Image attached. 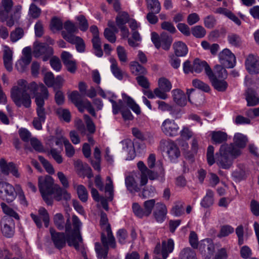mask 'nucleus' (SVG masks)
I'll return each instance as SVG.
<instances>
[{
  "mask_svg": "<svg viewBox=\"0 0 259 259\" xmlns=\"http://www.w3.org/2000/svg\"><path fill=\"white\" fill-rule=\"evenodd\" d=\"M229 43L234 47H238L241 45L242 40L239 35L232 33L228 36Z\"/></svg>",
  "mask_w": 259,
  "mask_h": 259,
  "instance_id": "46",
  "label": "nucleus"
},
{
  "mask_svg": "<svg viewBox=\"0 0 259 259\" xmlns=\"http://www.w3.org/2000/svg\"><path fill=\"white\" fill-rule=\"evenodd\" d=\"M50 65L55 71L59 72L61 70L62 65L60 59L57 57H53L50 60Z\"/></svg>",
  "mask_w": 259,
  "mask_h": 259,
  "instance_id": "64",
  "label": "nucleus"
},
{
  "mask_svg": "<svg viewBox=\"0 0 259 259\" xmlns=\"http://www.w3.org/2000/svg\"><path fill=\"white\" fill-rule=\"evenodd\" d=\"M247 142V137L241 133H236L234 137V143L222 145L216 155V163L223 168L228 169L233 164L234 159L241 154L240 148L245 147Z\"/></svg>",
  "mask_w": 259,
  "mask_h": 259,
  "instance_id": "2",
  "label": "nucleus"
},
{
  "mask_svg": "<svg viewBox=\"0 0 259 259\" xmlns=\"http://www.w3.org/2000/svg\"><path fill=\"white\" fill-rule=\"evenodd\" d=\"M101 241L103 247H102L99 243H96L95 244V250L99 259L105 258L107 256L109 246L112 248L115 247V238H113V243H110L109 239L106 237L104 233H102L101 234Z\"/></svg>",
  "mask_w": 259,
  "mask_h": 259,
  "instance_id": "8",
  "label": "nucleus"
},
{
  "mask_svg": "<svg viewBox=\"0 0 259 259\" xmlns=\"http://www.w3.org/2000/svg\"><path fill=\"white\" fill-rule=\"evenodd\" d=\"M122 145L123 149L128 152V156L126 157V160H132L135 157V152L134 148V144L132 141L129 139H125L121 142Z\"/></svg>",
  "mask_w": 259,
  "mask_h": 259,
  "instance_id": "25",
  "label": "nucleus"
},
{
  "mask_svg": "<svg viewBox=\"0 0 259 259\" xmlns=\"http://www.w3.org/2000/svg\"><path fill=\"white\" fill-rule=\"evenodd\" d=\"M234 231V229L231 226L229 225H224L221 227L218 236L219 237H226L232 234Z\"/></svg>",
  "mask_w": 259,
  "mask_h": 259,
  "instance_id": "50",
  "label": "nucleus"
},
{
  "mask_svg": "<svg viewBox=\"0 0 259 259\" xmlns=\"http://www.w3.org/2000/svg\"><path fill=\"white\" fill-rule=\"evenodd\" d=\"M130 69L132 73L136 75L145 74L147 73L146 69L137 61L131 63Z\"/></svg>",
  "mask_w": 259,
  "mask_h": 259,
  "instance_id": "30",
  "label": "nucleus"
},
{
  "mask_svg": "<svg viewBox=\"0 0 259 259\" xmlns=\"http://www.w3.org/2000/svg\"><path fill=\"white\" fill-rule=\"evenodd\" d=\"M161 130L167 136L175 137L178 134L179 126L174 120L167 118L162 122Z\"/></svg>",
  "mask_w": 259,
  "mask_h": 259,
  "instance_id": "9",
  "label": "nucleus"
},
{
  "mask_svg": "<svg viewBox=\"0 0 259 259\" xmlns=\"http://www.w3.org/2000/svg\"><path fill=\"white\" fill-rule=\"evenodd\" d=\"M132 133L134 137L141 141H147L149 143L153 141V137L149 133H142L137 128H133Z\"/></svg>",
  "mask_w": 259,
  "mask_h": 259,
  "instance_id": "28",
  "label": "nucleus"
},
{
  "mask_svg": "<svg viewBox=\"0 0 259 259\" xmlns=\"http://www.w3.org/2000/svg\"><path fill=\"white\" fill-rule=\"evenodd\" d=\"M170 213L175 217H180L184 213L183 204L181 202L174 203L170 210Z\"/></svg>",
  "mask_w": 259,
  "mask_h": 259,
  "instance_id": "40",
  "label": "nucleus"
},
{
  "mask_svg": "<svg viewBox=\"0 0 259 259\" xmlns=\"http://www.w3.org/2000/svg\"><path fill=\"white\" fill-rule=\"evenodd\" d=\"M69 98L78 109H82L81 106L84 101L81 100L80 95L77 91L72 92L69 95Z\"/></svg>",
  "mask_w": 259,
  "mask_h": 259,
  "instance_id": "41",
  "label": "nucleus"
},
{
  "mask_svg": "<svg viewBox=\"0 0 259 259\" xmlns=\"http://www.w3.org/2000/svg\"><path fill=\"white\" fill-rule=\"evenodd\" d=\"M191 31L192 34L197 38H202L206 34L205 29L200 25H197L192 27Z\"/></svg>",
  "mask_w": 259,
  "mask_h": 259,
  "instance_id": "48",
  "label": "nucleus"
},
{
  "mask_svg": "<svg viewBox=\"0 0 259 259\" xmlns=\"http://www.w3.org/2000/svg\"><path fill=\"white\" fill-rule=\"evenodd\" d=\"M151 38L156 48L161 47L165 50L169 49L172 41L171 36L165 32L161 33L159 36L156 32H153L151 34Z\"/></svg>",
  "mask_w": 259,
  "mask_h": 259,
  "instance_id": "6",
  "label": "nucleus"
},
{
  "mask_svg": "<svg viewBox=\"0 0 259 259\" xmlns=\"http://www.w3.org/2000/svg\"><path fill=\"white\" fill-rule=\"evenodd\" d=\"M62 23L60 19L54 18L51 20L50 28L53 31L61 30L62 28Z\"/></svg>",
  "mask_w": 259,
  "mask_h": 259,
  "instance_id": "62",
  "label": "nucleus"
},
{
  "mask_svg": "<svg viewBox=\"0 0 259 259\" xmlns=\"http://www.w3.org/2000/svg\"><path fill=\"white\" fill-rule=\"evenodd\" d=\"M76 189L80 200L83 202H85L88 198V193L85 187L82 185H77Z\"/></svg>",
  "mask_w": 259,
  "mask_h": 259,
  "instance_id": "42",
  "label": "nucleus"
},
{
  "mask_svg": "<svg viewBox=\"0 0 259 259\" xmlns=\"http://www.w3.org/2000/svg\"><path fill=\"white\" fill-rule=\"evenodd\" d=\"M37 117L34 118L32 122L34 127L37 130L42 129V124L45 123L46 119V113H37Z\"/></svg>",
  "mask_w": 259,
  "mask_h": 259,
  "instance_id": "36",
  "label": "nucleus"
},
{
  "mask_svg": "<svg viewBox=\"0 0 259 259\" xmlns=\"http://www.w3.org/2000/svg\"><path fill=\"white\" fill-rule=\"evenodd\" d=\"M192 83L194 87L204 92H208L210 90V88L208 85L199 79L193 80Z\"/></svg>",
  "mask_w": 259,
  "mask_h": 259,
  "instance_id": "58",
  "label": "nucleus"
},
{
  "mask_svg": "<svg viewBox=\"0 0 259 259\" xmlns=\"http://www.w3.org/2000/svg\"><path fill=\"white\" fill-rule=\"evenodd\" d=\"M211 140L215 144H221L227 140V134L222 131H212L211 133Z\"/></svg>",
  "mask_w": 259,
  "mask_h": 259,
  "instance_id": "27",
  "label": "nucleus"
},
{
  "mask_svg": "<svg viewBox=\"0 0 259 259\" xmlns=\"http://www.w3.org/2000/svg\"><path fill=\"white\" fill-rule=\"evenodd\" d=\"M180 259H197L196 252L189 247L183 249L180 253Z\"/></svg>",
  "mask_w": 259,
  "mask_h": 259,
  "instance_id": "35",
  "label": "nucleus"
},
{
  "mask_svg": "<svg viewBox=\"0 0 259 259\" xmlns=\"http://www.w3.org/2000/svg\"><path fill=\"white\" fill-rule=\"evenodd\" d=\"M155 205L156 206L155 199L148 200L144 202L143 206L146 215L147 217L151 213Z\"/></svg>",
  "mask_w": 259,
  "mask_h": 259,
  "instance_id": "51",
  "label": "nucleus"
},
{
  "mask_svg": "<svg viewBox=\"0 0 259 259\" xmlns=\"http://www.w3.org/2000/svg\"><path fill=\"white\" fill-rule=\"evenodd\" d=\"M132 209L134 214L139 218L147 217L146 215L144 208H142L138 203H134L132 205Z\"/></svg>",
  "mask_w": 259,
  "mask_h": 259,
  "instance_id": "53",
  "label": "nucleus"
},
{
  "mask_svg": "<svg viewBox=\"0 0 259 259\" xmlns=\"http://www.w3.org/2000/svg\"><path fill=\"white\" fill-rule=\"evenodd\" d=\"M17 198L20 202V205L23 207H26L28 205L27 201L26 199L24 192L22 189L17 185Z\"/></svg>",
  "mask_w": 259,
  "mask_h": 259,
  "instance_id": "56",
  "label": "nucleus"
},
{
  "mask_svg": "<svg viewBox=\"0 0 259 259\" xmlns=\"http://www.w3.org/2000/svg\"><path fill=\"white\" fill-rule=\"evenodd\" d=\"M167 212V208L164 203L158 202L156 204L153 215L158 223H161L165 220Z\"/></svg>",
  "mask_w": 259,
  "mask_h": 259,
  "instance_id": "19",
  "label": "nucleus"
},
{
  "mask_svg": "<svg viewBox=\"0 0 259 259\" xmlns=\"http://www.w3.org/2000/svg\"><path fill=\"white\" fill-rule=\"evenodd\" d=\"M158 83V87L163 91H169L172 88V85L170 81L164 77L160 78Z\"/></svg>",
  "mask_w": 259,
  "mask_h": 259,
  "instance_id": "49",
  "label": "nucleus"
},
{
  "mask_svg": "<svg viewBox=\"0 0 259 259\" xmlns=\"http://www.w3.org/2000/svg\"><path fill=\"white\" fill-rule=\"evenodd\" d=\"M213 192L210 190H207L206 195L201 201L200 204L202 207H209L211 206L214 201Z\"/></svg>",
  "mask_w": 259,
  "mask_h": 259,
  "instance_id": "31",
  "label": "nucleus"
},
{
  "mask_svg": "<svg viewBox=\"0 0 259 259\" xmlns=\"http://www.w3.org/2000/svg\"><path fill=\"white\" fill-rule=\"evenodd\" d=\"M100 224L102 229L104 231L103 233H104L106 237L109 239V242L113 243V238H114V237L112 233L110 226L108 223V219L107 214L104 212H101V213Z\"/></svg>",
  "mask_w": 259,
  "mask_h": 259,
  "instance_id": "17",
  "label": "nucleus"
},
{
  "mask_svg": "<svg viewBox=\"0 0 259 259\" xmlns=\"http://www.w3.org/2000/svg\"><path fill=\"white\" fill-rule=\"evenodd\" d=\"M15 189L9 183L0 182V197L7 202H12L15 198Z\"/></svg>",
  "mask_w": 259,
  "mask_h": 259,
  "instance_id": "13",
  "label": "nucleus"
},
{
  "mask_svg": "<svg viewBox=\"0 0 259 259\" xmlns=\"http://www.w3.org/2000/svg\"><path fill=\"white\" fill-rule=\"evenodd\" d=\"M213 88L219 92H224L228 87L227 82L222 78H218L213 75V72L208 77Z\"/></svg>",
  "mask_w": 259,
  "mask_h": 259,
  "instance_id": "22",
  "label": "nucleus"
},
{
  "mask_svg": "<svg viewBox=\"0 0 259 259\" xmlns=\"http://www.w3.org/2000/svg\"><path fill=\"white\" fill-rule=\"evenodd\" d=\"M148 8L152 12L158 14L161 10L160 4L158 0H146Z\"/></svg>",
  "mask_w": 259,
  "mask_h": 259,
  "instance_id": "43",
  "label": "nucleus"
},
{
  "mask_svg": "<svg viewBox=\"0 0 259 259\" xmlns=\"http://www.w3.org/2000/svg\"><path fill=\"white\" fill-rule=\"evenodd\" d=\"M173 46L176 56L182 57L187 54L188 48L186 44L182 41L176 42Z\"/></svg>",
  "mask_w": 259,
  "mask_h": 259,
  "instance_id": "29",
  "label": "nucleus"
},
{
  "mask_svg": "<svg viewBox=\"0 0 259 259\" xmlns=\"http://www.w3.org/2000/svg\"><path fill=\"white\" fill-rule=\"evenodd\" d=\"M33 54L36 58L42 56V60L46 61L53 55V50L48 45L40 43L34 47Z\"/></svg>",
  "mask_w": 259,
  "mask_h": 259,
  "instance_id": "12",
  "label": "nucleus"
},
{
  "mask_svg": "<svg viewBox=\"0 0 259 259\" xmlns=\"http://www.w3.org/2000/svg\"><path fill=\"white\" fill-rule=\"evenodd\" d=\"M227 72L224 66L220 65H217L214 67V73L213 75L218 78L225 79L227 77Z\"/></svg>",
  "mask_w": 259,
  "mask_h": 259,
  "instance_id": "44",
  "label": "nucleus"
},
{
  "mask_svg": "<svg viewBox=\"0 0 259 259\" xmlns=\"http://www.w3.org/2000/svg\"><path fill=\"white\" fill-rule=\"evenodd\" d=\"M25 80L21 79L17 81V106L23 105L26 108L30 106L31 101L30 94L35 96L36 113H46L44 107L45 100L48 99L49 93L47 88L42 84H36L32 82L27 85Z\"/></svg>",
  "mask_w": 259,
  "mask_h": 259,
  "instance_id": "1",
  "label": "nucleus"
},
{
  "mask_svg": "<svg viewBox=\"0 0 259 259\" xmlns=\"http://www.w3.org/2000/svg\"><path fill=\"white\" fill-rule=\"evenodd\" d=\"M236 234L238 237V244L239 245H241L244 243L245 240H247L244 235L243 227L242 225L238 226L235 230Z\"/></svg>",
  "mask_w": 259,
  "mask_h": 259,
  "instance_id": "52",
  "label": "nucleus"
},
{
  "mask_svg": "<svg viewBox=\"0 0 259 259\" xmlns=\"http://www.w3.org/2000/svg\"><path fill=\"white\" fill-rule=\"evenodd\" d=\"M56 113L61 119H63L67 122H69L70 121L71 115L68 110L59 108L57 109Z\"/></svg>",
  "mask_w": 259,
  "mask_h": 259,
  "instance_id": "45",
  "label": "nucleus"
},
{
  "mask_svg": "<svg viewBox=\"0 0 259 259\" xmlns=\"http://www.w3.org/2000/svg\"><path fill=\"white\" fill-rule=\"evenodd\" d=\"M39 217L42 219L46 227H48L49 224L50 218L47 210L44 207L39 209Z\"/></svg>",
  "mask_w": 259,
  "mask_h": 259,
  "instance_id": "59",
  "label": "nucleus"
},
{
  "mask_svg": "<svg viewBox=\"0 0 259 259\" xmlns=\"http://www.w3.org/2000/svg\"><path fill=\"white\" fill-rule=\"evenodd\" d=\"M98 94L104 99H107L112 104V112L116 115L123 110V103L121 100L115 101L117 96L110 91H104L100 87L98 88Z\"/></svg>",
  "mask_w": 259,
  "mask_h": 259,
  "instance_id": "5",
  "label": "nucleus"
},
{
  "mask_svg": "<svg viewBox=\"0 0 259 259\" xmlns=\"http://www.w3.org/2000/svg\"><path fill=\"white\" fill-rule=\"evenodd\" d=\"M72 221L73 229L69 218L67 219L65 223L64 217L61 213H56L54 217V222L56 227L59 230L65 229L68 245L73 246L76 249H78L79 243L82 241L80 234V229L82 223L79 218L75 215L72 216Z\"/></svg>",
  "mask_w": 259,
  "mask_h": 259,
  "instance_id": "3",
  "label": "nucleus"
},
{
  "mask_svg": "<svg viewBox=\"0 0 259 259\" xmlns=\"http://www.w3.org/2000/svg\"><path fill=\"white\" fill-rule=\"evenodd\" d=\"M111 71L114 76L119 80H121L123 78V74L121 70L117 66V61L114 59H110Z\"/></svg>",
  "mask_w": 259,
  "mask_h": 259,
  "instance_id": "37",
  "label": "nucleus"
},
{
  "mask_svg": "<svg viewBox=\"0 0 259 259\" xmlns=\"http://www.w3.org/2000/svg\"><path fill=\"white\" fill-rule=\"evenodd\" d=\"M123 100L126 102L129 107L137 114L141 113V109L139 106L137 104L131 97L127 96L124 93L122 94Z\"/></svg>",
  "mask_w": 259,
  "mask_h": 259,
  "instance_id": "32",
  "label": "nucleus"
},
{
  "mask_svg": "<svg viewBox=\"0 0 259 259\" xmlns=\"http://www.w3.org/2000/svg\"><path fill=\"white\" fill-rule=\"evenodd\" d=\"M64 146L66 156L68 157H72L75 153V150L68 140H65Z\"/></svg>",
  "mask_w": 259,
  "mask_h": 259,
  "instance_id": "63",
  "label": "nucleus"
},
{
  "mask_svg": "<svg viewBox=\"0 0 259 259\" xmlns=\"http://www.w3.org/2000/svg\"><path fill=\"white\" fill-rule=\"evenodd\" d=\"M207 161L209 165H212L215 162L214 158V147L211 145H209L207 150Z\"/></svg>",
  "mask_w": 259,
  "mask_h": 259,
  "instance_id": "60",
  "label": "nucleus"
},
{
  "mask_svg": "<svg viewBox=\"0 0 259 259\" xmlns=\"http://www.w3.org/2000/svg\"><path fill=\"white\" fill-rule=\"evenodd\" d=\"M53 186V180L51 176L40 177L38 178V187L44 200L48 205L53 204V196L55 187Z\"/></svg>",
  "mask_w": 259,
  "mask_h": 259,
  "instance_id": "4",
  "label": "nucleus"
},
{
  "mask_svg": "<svg viewBox=\"0 0 259 259\" xmlns=\"http://www.w3.org/2000/svg\"><path fill=\"white\" fill-rule=\"evenodd\" d=\"M0 167L2 172L6 175L12 173L14 176H16V170L15 164L13 162L7 163L4 159L0 160Z\"/></svg>",
  "mask_w": 259,
  "mask_h": 259,
  "instance_id": "24",
  "label": "nucleus"
},
{
  "mask_svg": "<svg viewBox=\"0 0 259 259\" xmlns=\"http://www.w3.org/2000/svg\"><path fill=\"white\" fill-rule=\"evenodd\" d=\"M64 28L65 31H63L62 32V35L63 37L64 33L66 34L74 35L73 33L76 32L78 30L77 27L75 25L70 21H67L64 23Z\"/></svg>",
  "mask_w": 259,
  "mask_h": 259,
  "instance_id": "39",
  "label": "nucleus"
},
{
  "mask_svg": "<svg viewBox=\"0 0 259 259\" xmlns=\"http://www.w3.org/2000/svg\"><path fill=\"white\" fill-rule=\"evenodd\" d=\"M163 143L164 145L163 150L166 153L169 160L173 162H176L180 156V151L177 145L171 140L164 141Z\"/></svg>",
  "mask_w": 259,
  "mask_h": 259,
  "instance_id": "11",
  "label": "nucleus"
},
{
  "mask_svg": "<svg viewBox=\"0 0 259 259\" xmlns=\"http://www.w3.org/2000/svg\"><path fill=\"white\" fill-rule=\"evenodd\" d=\"M245 68L250 74L259 73V57L253 54L248 55L245 59Z\"/></svg>",
  "mask_w": 259,
  "mask_h": 259,
  "instance_id": "14",
  "label": "nucleus"
},
{
  "mask_svg": "<svg viewBox=\"0 0 259 259\" xmlns=\"http://www.w3.org/2000/svg\"><path fill=\"white\" fill-rule=\"evenodd\" d=\"M172 99L178 106H185L187 103L186 95L180 89H174L171 91Z\"/></svg>",
  "mask_w": 259,
  "mask_h": 259,
  "instance_id": "20",
  "label": "nucleus"
},
{
  "mask_svg": "<svg viewBox=\"0 0 259 259\" xmlns=\"http://www.w3.org/2000/svg\"><path fill=\"white\" fill-rule=\"evenodd\" d=\"M81 106H82V109H78L80 112H83L86 109L92 115L94 116L96 115L95 110L90 101L88 100L84 101Z\"/></svg>",
  "mask_w": 259,
  "mask_h": 259,
  "instance_id": "61",
  "label": "nucleus"
},
{
  "mask_svg": "<svg viewBox=\"0 0 259 259\" xmlns=\"http://www.w3.org/2000/svg\"><path fill=\"white\" fill-rule=\"evenodd\" d=\"M248 106H254L259 104V96L254 91L248 89L245 94Z\"/></svg>",
  "mask_w": 259,
  "mask_h": 259,
  "instance_id": "23",
  "label": "nucleus"
},
{
  "mask_svg": "<svg viewBox=\"0 0 259 259\" xmlns=\"http://www.w3.org/2000/svg\"><path fill=\"white\" fill-rule=\"evenodd\" d=\"M175 243L173 239L169 238L162 241L161 244L158 243L154 250V253L156 255L161 254L162 259H166L169 253L174 249Z\"/></svg>",
  "mask_w": 259,
  "mask_h": 259,
  "instance_id": "7",
  "label": "nucleus"
},
{
  "mask_svg": "<svg viewBox=\"0 0 259 259\" xmlns=\"http://www.w3.org/2000/svg\"><path fill=\"white\" fill-rule=\"evenodd\" d=\"M107 183L105 187V192L108 193V200L112 201L114 197V186L113 181L110 177L106 178Z\"/></svg>",
  "mask_w": 259,
  "mask_h": 259,
  "instance_id": "38",
  "label": "nucleus"
},
{
  "mask_svg": "<svg viewBox=\"0 0 259 259\" xmlns=\"http://www.w3.org/2000/svg\"><path fill=\"white\" fill-rule=\"evenodd\" d=\"M116 51L118 59L121 63H126L127 61V57L125 49L122 47L118 46L117 47Z\"/></svg>",
  "mask_w": 259,
  "mask_h": 259,
  "instance_id": "54",
  "label": "nucleus"
},
{
  "mask_svg": "<svg viewBox=\"0 0 259 259\" xmlns=\"http://www.w3.org/2000/svg\"><path fill=\"white\" fill-rule=\"evenodd\" d=\"M38 159L48 173L50 174H54L55 170L52 165L47 160L41 156H38Z\"/></svg>",
  "mask_w": 259,
  "mask_h": 259,
  "instance_id": "55",
  "label": "nucleus"
},
{
  "mask_svg": "<svg viewBox=\"0 0 259 259\" xmlns=\"http://www.w3.org/2000/svg\"><path fill=\"white\" fill-rule=\"evenodd\" d=\"M125 183L127 189L131 192L134 193L139 191V188L133 176H129L126 177L125 179Z\"/></svg>",
  "mask_w": 259,
  "mask_h": 259,
  "instance_id": "33",
  "label": "nucleus"
},
{
  "mask_svg": "<svg viewBox=\"0 0 259 259\" xmlns=\"http://www.w3.org/2000/svg\"><path fill=\"white\" fill-rule=\"evenodd\" d=\"M220 63L225 67L233 68L236 64V57L228 49H225L219 54Z\"/></svg>",
  "mask_w": 259,
  "mask_h": 259,
  "instance_id": "10",
  "label": "nucleus"
},
{
  "mask_svg": "<svg viewBox=\"0 0 259 259\" xmlns=\"http://www.w3.org/2000/svg\"><path fill=\"white\" fill-rule=\"evenodd\" d=\"M63 38L68 42L75 45L76 49L78 52L82 53L84 51L85 44L81 37L75 35L66 34L64 33Z\"/></svg>",
  "mask_w": 259,
  "mask_h": 259,
  "instance_id": "18",
  "label": "nucleus"
},
{
  "mask_svg": "<svg viewBox=\"0 0 259 259\" xmlns=\"http://www.w3.org/2000/svg\"><path fill=\"white\" fill-rule=\"evenodd\" d=\"M50 232L52 241L55 246L59 249L63 248L66 244V242H67V235L66 234L65 236L64 233L56 232L53 228L50 229Z\"/></svg>",
  "mask_w": 259,
  "mask_h": 259,
  "instance_id": "15",
  "label": "nucleus"
},
{
  "mask_svg": "<svg viewBox=\"0 0 259 259\" xmlns=\"http://www.w3.org/2000/svg\"><path fill=\"white\" fill-rule=\"evenodd\" d=\"M131 19L128 14L126 12H120L117 14L116 18V23L118 27L124 26Z\"/></svg>",
  "mask_w": 259,
  "mask_h": 259,
  "instance_id": "34",
  "label": "nucleus"
},
{
  "mask_svg": "<svg viewBox=\"0 0 259 259\" xmlns=\"http://www.w3.org/2000/svg\"><path fill=\"white\" fill-rule=\"evenodd\" d=\"M76 20L78 22L79 28L80 30L85 31L89 28V24L87 20L83 15H80L76 17Z\"/></svg>",
  "mask_w": 259,
  "mask_h": 259,
  "instance_id": "57",
  "label": "nucleus"
},
{
  "mask_svg": "<svg viewBox=\"0 0 259 259\" xmlns=\"http://www.w3.org/2000/svg\"><path fill=\"white\" fill-rule=\"evenodd\" d=\"M15 222L11 218L6 219V222L2 228V232L4 236L10 238L15 234Z\"/></svg>",
  "mask_w": 259,
  "mask_h": 259,
  "instance_id": "21",
  "label": "nucleus"
},
{
  "mask_svg": "<svg viewBox=\"0 0 259 259\" xmlns=\"http://www.w3.org/2000/svg\"><path fill=\"white\" fill-rule=\"evenodd\" d=\"M203 69H204L205 73L208 77H209L212 72L211 69L206 61H202L198 59H195L192 67V72L199 73Z\"/></svg>",
  "mask_w": 259,
  "mask_h": 259,
  "instance_id": "16",
  "label": "nucleus"
},
{
  "mask_svg": "<svg viewBox=\"0 0 259 259\" xmlns=\"http://www.w3.org/2000/svg\"><path fill=\"white\" fill-rule=\"evenodd\" d=\"M53 196L57 201H60L62 199L67 201L71 199L70 194L65 189H62L58 185L55 187Z\"/></svg>",
  "mask_w": 259,
  "mask_h": 259,
  "instance_id": "26",
  "label": "nucleus"
},
{
  "mask_svg": "<svg viewBox=\"0 0 259 259\" xmlns=\"http://www.w3.org/2000/svg\"><path fill=\"white\" fill-rule=\"evenodd\" d=\"M65 140H67L66 138L63 136H61L59 138H56L54 136H50L47 141V144L52 148L54 146V143L55 145L58 146H62V143L63 142L64 144Z\"/></svg>",
  "mask_w": 259,
  "mask_h": 259,
  "instance_id": "47",
  "label": "nucleus"
}]
</instances>
